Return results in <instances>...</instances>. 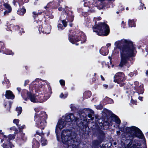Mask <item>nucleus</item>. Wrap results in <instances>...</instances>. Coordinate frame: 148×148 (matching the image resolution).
<instances>
[{
  "label": "nucleus",
  "mask_w": 148,
  "mask_h": 148,
  "mask_svg": "<svg viewBox=\"0 0 148 148\" xmlns=\"http://www.w3.org/2000/svg\"><path fill=\"white\" fill-rule=\"evenodd\" d=\"M91 114H89L88 115V117L91 118V119L92 120L94 119V117H92V114H94V111L92 110L90 111Z\"/></svg>",
  "instance_id": "obj_25"
},
{
  "label": "nucleus",
  "mask_w": 148,
  "mask_h": 148,
  "mask_svg": "<svg viewBox=\"0 0 148 148\" xmlns=\"http://www.w3.org/2000/svg\"><path fill=\"white\" fill-rule=\"evenodd\" d=\"M16 110L18 112V116L21 113L22 111V109L21 107H18L16 108Z\"/></svg>",
  "instance_id": "obj_22"
},
{
  "label": "nucleus",
  "mask_w": 148,
  "mask_h": 148,
  "mask_svg": "<svg viewBox=\"0 0 148 148\" xmlns=\"http://www.w3.org/2000/svg\"><path fill=\"white\" fill-rule=\"evenodd\" d=\"M142 99V98L140 97H140H139V99L142 100V99Z\"/></svg>",
  "instance_id": "obj_54"
},
{
  "label": "nucleus",
  "mask_w": 148,
  "mask_h": 148,
  "mask_svg": "<svg viewBox=\"0 0 148 148\" xmlns=\"http://www.w3.org/2000/svg\"><path fill=\"white\" fill-rule=\"evenodd\" d=\"M39 144L38 142L36 141H35L32 145V148H39Z\"/></svg>",
  "instance_id": "obj_20"
},
{
  "label": "nucleus",
  "mask_w": 148,
  "mask_h": 148,
  "mask_svg": "<svg viewBox=\"0 0 148 148\" xmlns=\"http://www.w3.org/2000/svg\"><path fill=\"white\" fill-rule=\"evenodd\" d=\"M143 91H144V89L143 88H142L141 89V92L140 93V94L143 93Z\"/></svg>",
  "instance_id": "obj_44"
},
{
  "label": "nucleus",
  "mask_w": 148,
  "mask_h": 148,
  "mask_svg": "<svg viewBox=\"0 0 148 148\" xmlns=\"http://www.w3.org/2000/svg\"><path fill=\"white\" fill-rule=\"evenodd\" d=\"M100 77L101 79L102 80L104 81L105 80V79H104V78L103 77L102 75H101Z\"/></svg>",
  "instance_id": "obj_43"
},
{
  "label": "nucleus",
  "mask_w": 148,
  "mask_h": 148,
  "mask_svg": "<svg viewBox=\"0 0 148 148\" xmlns=\"http://www.w3.org/2000/svg\"><path fill=\"white\" fill-rule=\"evenodd\" d=\"M71 132L69 130H63L61 133L62 141L64 146L68 148H80L79 147V141L76 138H72Z\"/></svg>",
  "instance_id": "obj_2"
},
{
  "label": "nucleus",
  "mask_w": 148,
  "mask_h": 148,
  "mask_svg": "<svg viewBox=\"0 0 148 148\" xmlns=\"http://www.w3.org/2000/svg\"><path fill=\"white\" fill-rule=\"evenodd\" d=\"M21 139L24 141H25L27 139L26 137L25 136V134L23 133H21Z\"/></svg>",
  "instance_id": "obj_26"
},
{
  "label": "nucleus",
  "mask_w": 148,
  "mask_h": 148,
  "mask_svg": "<svg viewBox=\"0 0 148 148\" xmlns=\"http://www.w3.org/2000/svg\"><path fill=\"white\" fill-rule=\"evenodd\" d=\"M50 33V32H45V33L46 34H48L49 33Z\"/></svg>",
  "instance_id": "obj_53"
},
{
  "label": "nucleus",
  "mask_w": 148,
  "mask_h": 148,
  "mask_svg": "<svg viewBox=\"0 0 148 148\" xmlns=\"http://www.w3.org/2000/svg\"><path fill=\"white\" fill-rule=\"evenodd\" d=\"M27 96L30 100L32 102H36L37 101L36 99L35 95L31 92H28Z\"/></svg>",
  "instance_id": "obj_11"
},
{
  "label": "nucleus",
  "mask_w": 148,
  "mask_h": 148,
  "mask_svg": "<svg viewBox=\"0 0 148 148\" xmlns=\"http://www.w3.org/2000/svg\"><path fill=\"white\" fill-rule=\"evenodd\" d=\"M58 27L59 29H64L63 27L62 26L61 24H59L58 25Z\"/></svg>",
  "instance_id": "obj_30"
},
{
  "label": "nucleus",
  "mask_w": 148,
  "mask_h": 148,
  "mask_svg": "<svg viewBox=\"0 0 148 148\" xmlns=\"http://www.w3.org/2000/svg\"><path fill=\"white\" fill-rule=\"evenodd\" d=\"M35 110L36 111V109H35Z\"/></svg>",
  "instance_id": "obj_62"
},
{
  "label": "nucleus",
  "mask_w": 148,
  "mask_h": 148,
  "mask_svg": "<svg viewBox=\"0 0 148 148\" xmlns=\"http://www.w3.org/2000/svg\"><path fill=\"white\" fill-rule=\"evenodd\" d=\"M25 125H18V128L19 130L24 128L25 127Z\"/></svg>",
  "instance_id": "obj_34"
},
{
  "label": "nucleus",
  "mask_w": 148,
  "mask_h": 148,
  "mask_svg": "<svg viewBox=\"0 0 148 148\" xmlns=\"http://www.w3.org/2000/svg\"><path fill=\"white\" fill-rule=\"evenodd\" d=\"M112 125V121H110V123L108 122V125L109 126H111Z\"/></svg>",
  "instance_id": "obj_38"
},
{
  "label": "nucleus",
  "mask_w": 148,
  "mask_h": 148,
  "mask_svg": "<svg viewBox=\"0 0 148 148\" xmlns=\"http://www.w3.org/2000/svg\"><path fill=\"white\" fill-rule=\"evenodd\" d=\"M114 81L120 84V86H123L124 83L123 82L125 80L124 75L121 73H118L116 74L114 76Z\"/></svg>",
  "instance_id": "obj_7"
},
{
  "label": "nucleus",
  "mask_w": 148,
  "mask_h": 148,
  "mask_svg": "<svg viewBox=\"0 0 148 148\" xmlns=\"http://www.w3.org/2000/svg\"><path fill=\"white\" fill-rule=\"evenodd\" d=\"M25 9L23 8L17 11V14L20 15H23L25 13Z\"/></svg>",
  "instance_id": "obj_17"
},
{
  "label": "nucleus",
  "mask_w": 148,
  "mask_h": 148,
  "mask_svg": "<svg viewBox=\"0 0 148 148\" xmlns=\"http://www.w3.org/2000/svg\"><path fill=\"white\" fill-rule=\"evenodd\" d=\"M3 147L4 148H12L11 143H9V145L7 144H3Z\"/></svg>",
  "instance_id": "obj_23"
},
{
  "label": "nucleus",
  "mask_w": 148,
  "mask_h": 148,
  "mask_svg": "<svg viewBox=\"0 0 148 148\" xmlns=\"http://www.w3.org/2000/svg\"><path fill=\"white\" fill-rule=\"evenodd\" d=\"M113 1H114V0H113Z\"/></svg>",
  "instance_id": "obj_63"
},
{
  "label": "nucleus",
  "mask_w": 148,
  "mask_h": 148,
  "mask_svg": "<svg viewBox=\"0 0 148 148\" xmlns=\"http://www.w3.org/2000/svg\"><path fill=\"white\" fill-rule=\"evenodd\" d=\"M141 4H142V3H141ZM141 5L142 6V4Z\"/></svg>",
  "instance_id": "obj_61"
},
{
  "label": "nucleus",
  "mask_w": 148,
  "mask_h": 148,
  "mask_svg": "<svg viewBox=\"0 0 148 148\" xmlns=\"http://www.w3.org/2000/svg\"><path fill=\"white\" fill-rule=\"evenodd\" d=\"M5 97L8 99H12L14 97V96L12 92L10 90H7L5 95Z\"/></svg>",
  "instance_id": "obj_13"
},
{
  "label": "nucleus",
  "mask_w": 148,
  "mask_h": 148,
  "mask_svg": "<svg viewBox=\"0 0 148 148\" xmlns=\"http://www.w3.org/2000/svg\"><path fill=\"white\" fill-rule=\"evenodd\" d=\"M10 12H9V11H6L4 12V15H5L6 14H7L9 13Z\"/></svg>",
  "instance_id": "obj_37"
},
{
  "label": "nucleus",
  "mask_w": 148,
  "mask_h": 148,
  "mask_svg": "<svg viewBox=\"0 0 148 148\" xmlns=\"http://www.w3.org/2000/svg\"><path fill=\"white\" fill-rule=\"evenodd\" d=\"M17 90H18V92L19 93V92H20L21 90V89L20 88L18 87L17 88Z\"/></svg>",
  "instance_id": "obj_42"
},
{
  "label": "nucleus",
  "mask_w": 148,
  "mask_h": 148,
  "mask_svg": "<svg viewBox=\"0 0 148 148\" xmlns=\"http://www.w3.org/2000/svg\"><path fill=\"white\" fill-rule=\"evenodd\" d=\"M102 142V140H101L99 143H98L97 144V145H99L100 144L101 142Z\"/></svg>",
  "instance_id": "obj_48"
},
{
  "label": "nucleus",
  "mask_w": 148,
  "mask_h": 148,
  "mask_svg": "<svg viewBox=\"0 0 148 148\" xmlns=\"http://www.w3.org/2000/svg\"><path fill=\"white\" fill-rule=\"evenodd\" d=\"M4 6L9 10V12H10L11 11V8L10 6L7 3H5L4 4Z\"/></svg>",
  "instance_id": "obj_21"
},
{
  "label": "nucleus",
  "mask_w": 148,
  "mask_h": 148,
  "mask_svg": "<svg viewBox=\"0 0 148 148\" xmlns=\"http://www.w3.org/2000/svg\"><path fill=\"white\" fill-rule=\"evenodd\" d=\"M93 31L97 33L99 35L107 36L109 33V29L108 25L103 23H99L98 25L94 26Z\"/></svg>",
  "instance_id": "obj_4"
},
{
  "label": "nucleus",
  "mask_w": 148,
  "mask_h": 148,
  "mask_svg": "<svg viewBox=\"0 0 148 148\" xmlns=\"http://www.w3.org/2000/svg\"><path fill=\"white\" fill-rule=\"evenodd\" d=\"M117 134H120V132L119 131H117Z\"/></svg>",
  "instance_id": "obj_47"
},
{
  "label": "nucleus",
  "mask_w": 148,
  "mask_h": 148,
  "mask_svg": "<svg viewBox=\"0 0 148 148\" xmlns=\"http://www.w3.org/2000/svg\"><path fill=\"white\" fill-rule=\"evenodd\" d=\"M70 26L71 27H72V25L71 24V25H70Z\"/></svg>",
  "instance_id": "obj_57"
},
{
  "label": "nucleus",
  "mask_w": 148,
  "mask_h": 148,
  "mask_svg": "<svg viewBox=\"0 0 148 148\" xmlns=\"http://www.w3.org/2000/svg\"><path fill=\"white\" fill-rule=\"evenodd\" d=\"M1 135H2V136H3L4 138L3 139L1 140V141L2 142L3 141V140H7V138H8V140H12V139H14L15 138V136L13 135L10 134L9 135L8 137H7L5 135H3V134L2 133L1 134Z\"/></svg>",
  "instance_id": "obj_15"
},
{
  "label": "nucleus",
  "mask_w": 148,
  "mask_h": 148,
  "mask_svg": "<svg viewBox=\"0 0 148 148\" xmlns=\"http://www.w3.org/2000/svg\"><path fill=\"white\" fill-rule=\"evenodd\" d=\"M77 120V119L75 117L74 115L72 114H70L69 115L65 116V120H63L59 121L56 126V133L57 136H58V128L60 130L62 129L65 126L66 122H67L68 124H70L71 122L73 121H75Z\"/></svg>",
  "instance_id": "obj_3"
},
{
  "label": "nucleus",
  "mask_w": 148,
  "mask_h": 148,
  "mask_svg": "<svg viewBox=\"0 0 148 148\" xmlns=\"http://www.w3.org/2000/svg\"><path fill=\"white\" fill-rule=\"evenodd\" d=\"M91 95V92L89 91H86L84 94V96L86 98L90 97Z\"/></svg>",
  "instance_id": "obj_19"
},
{
  "label": "nucleus",
  "mask_w": 148,
  "mask_h": 148,
  "mask_svg": "<svg viewBox=\"0 0 148 148\" xmlns=\"http://www.w3.org/2000/svg\"><path fill=\"white\" fill-rule=\"evenodd\" d=\"M146 51L147 52V54H148V46L147 47L146 49Z\"/></svg>",
  "instance_id": "obj_46"
},
{
  "label": "nucleus",
  "mask_w": 148,
  "mask_h": 148,
  "mask_svg": "<svg viewBox=\"0 0 148 148\" xmlns=\"http://www.w3.org/2000/svg\"><path fill=\"white\" fill-rule=\"evenodd\" d=\"M103 86L106 89L108 87V85L106 84H103Z\"/></svg>",
  "instance_id": "obj_39"
},
{
  "label": "nucleus",
  "mask_w": 148,
  "mask_h": 148,
  "mask_svg": "<svg viewBox=\"0 0 148 148\" xmlns=\"http://www.w3.org/2000/svg\"><path fill=\"white\" fill-rule=\"evenodd\" d=\"M121 27H123V28H124V22L123 21H122V23H121Z\"/></svg>",
  "instance_id": "obj_40"
},
{
  "label": "nucleus",
  "mask_w": 148,
  "mask_h": 148,
  "mask_svg": "<svg viewBox=\"0 0 148 148\" xmlns=\"http://www.w3.org/2000/svg\"><path fill=\"white\" fill-rule=\"evenodd\" d=\"M128 143L129 144H127L125 147L124 148H138V146H136V145H132V142L130 140H126V143Z\"/></svg>",
  "instance_id": "obj_14"
},
{
  "label": "nucleus",
  "mask_w": 148,
  "mask_h": 148,
  "mask_svg": "<svg viewBox=\"0 0 148 148\" xmlns=\"http://www.w3.org/2000/svg\"><path fill=\"white\" fill-rule=\"evenodd\" d=\"M19 122V120L18 119H14L13 120V123H15L16 125L18 126V123Z\"/></svg>",
  "instance_id": "obj_29"
},
{
  "label": "nucleus",
  "mask_w": 148,
  "mask_h": 148,
  "mask_svg": "<svg viewBox=\"0 0 148 148\" xmlns=\"http://www.w3.org/2000/svg\"><path fill=\"white\" fill-rule=\"evenodd\" d=\"M108 58H109V59L110 60H110H111V57H110V56H109V57H108Z\"/></svg>",
  "instance_id": "obj_50"
},
{
  "label": "nucleus",
  "mask_w": 148,
  "mask_h": 148,
  "mask_svg": "<svg viewBox=\"0 0 148 148\" xmlns=\"http://www.w3.org/2000/svg\"><path fill=\"white\" fill-rule=\"evenodd\" d=\"M111 45V44L108 43L107 44L106 46L108 47H110Z\"/></svg>",
  "instance_id": "obj_45"
},
{
  "label": "nucleus",
  "mask_w": 148,
  "mask_h": 148,
  "mask_svg": "<svg viewBox=\"0 0 148 148\" xmlns=\"http://www.w3.org/2000/svg\"><path fill=\"white\" fill-rule=\"evenodd\" d=\"M58 10L60 11H64V9L63 8H58Z\"/></svg>",
  "instance_id": "obj_41"
},
{
  "label": "nucleus",
  "mask_w": 148,
  "mask_h": 148,
  "mask_svg": "<svg viewBox=\"0 0 148 148\" xmlns=\"http://www.w3.org/2000/svg\"><path fill=\"white\" fill-rule=\"evenodd\" d=\"M46 116V113L44 112L35 115L34 120L36 122V124L38 127H42V129L44 128L46 125L45 119Z\"/></svg>",
  "instance_id": "obj_5"
},
{
  "label": "nucleus",
  "mask_w": 148,
  "mask_h": 148,
  "mask_svg": "<svg viewBox=\"0 0 148 148\" xmlns=\"http://www.w3.org/2000/svg\"><path fill=\"white\" fill-rule=\"evenodd\" d=\"M67 96V94H65L64 95L62 93H61L60 96V97L61 98H66V97Z\"/></svg>",
  "instance_id": "obj_27"
},
{
  "label": "nucleus",
  "mask_w": 148,
  "mask_h": 148,
  "mask_svg": "<svg viewBox=\"0 0 148 148\" xmlns=\"http://www.w3.org/2000/svg\"><path fill=\"white\" fill-rule=\"evenodd\" d=\"M27 98H26V99H25V100H27Z\"/></svg>",
  "instance_id": "obj_58"
},
{
  "label": "nucleus",
  "mask_w": 148,
  "mask_h": 148,
  "mask_svg": "<svg viewBox=\"0 0 148 148\" xmlns=\"http://www.w3.org/2000/svg\"><path fill=\"white\" fill-rule=\"evenodd\" d=\"M4 44L2 42H0V52H1V50H2L3 51V52H4L5 54L7 55H10L12 54L13 55L14 53H12V52L11 51H8V49H6V51H5L4 49V47H3Z\"/></svg>",
  "instance_id": "obj_10"
},
{
  "label": "nucleus",
  "mask_w": 148,
  "mask_h": 148,
  "mask_svg": "<svg viewBox=\"0 0 148 148\" xmlns=\"http://www.w3.org/2000/svg\"><path fill=\"white\" fill-rule=\"evenodd\" d=\"M86 38V36L82 32H80L78 34L73 36L70 35L69 36V40L71 43H74L75 42L78 41L79 40L81 41H84Z\"/></svg>",
  "instance_id": "obj_6"
},
{
  "label": "nucleus",
  "mask_w": 148,
  "mask_h": 148,
  "mask_svg": "<svg viewBox=\"0 0 148 148\" xmlns=\"http://www.w3.org/2000/svg\"><path fill=\"white\" fill-rule=\"evenodd\" d=\"M96 108L97 109L101 110L103 108V106L102 105H99L96 106Z\"/></svg>",
  "instance_id": "obj_32"
},
{
  "label": "nucleus",
  "mask_w": 148,
  "mask_h": 148,
  "mask_svg": "<svg viewBox=\"0 0 148 148\" xmlns=\"http://www.w3.org/2000/svg\"><path fill=\"white\" fill-rule=\"evenodd\" d=\"M15 0H14V2H15Z\"/></svg>",
  "instance_id": "obj_60"
},
{
  "label": "nucleus",
  "mask_w": 148,
  "mask_h": 148,
  "mask_svg": "<svg viewBox=\"0 0 148 148\" xmlns=\"http://www.w3.org/2000/svg\"><path fill=\"white\" fill-rule=\"evenodd\" d=\"M114 45L120 51V61L119 66L122 67L125 66L129 67L130 66V58L134 56L135 50L132 42L123 39L115 42Z\"/></svg>",
  "instance_id": "obj_1"
},
{
  "label": "nucleus",
  "mask_w": 148,
  "mask_h": 148,
  "mask_svg": "<svg viewBox=\"0 0 148 148\" xmlns=\"http://www.w3.org/2000/svg\"><path fill=\"white\" fill-rule=\"evenodd\" d=\"M127 132L133 136H137V134L138 132V128L134 126L127 127L126 128Z\"/></svg>",
  "instance_id": "obj_9"
},
{
  "label": "nucleus",
  "mask_w": 148,
  "mask_h": 148,
  "mask_svg": "<svg viewBox=\"0 0 148 148\" xmlns=\"http://www.w3.org/2000/svg\"><path fill=\"white\" fill-rule=\"evenodd\" d=\"M84 6H87V5H86V3H85L84 4Z\"/></svg>",
  "instance_id": "obj_52"
},
{
  "label": "nucleus",
  "mask_w": 148,
  "mask_h": 148,
  "mask_svg": "<svg viewBox=\"0 0 148 148\" xmlns=\"http://www.w3.org/2000/svg\"><path fill=\"white\" fill-rule=\"evenodd\" d=\"M62 23L64 27L66 26L67 25V23L66 21L64 20H62Z\"/></svg>",
  "instance_id": "obj_31"
},
{
  "label": "nucleus",
  "mask_w": 148,
  "mask_h": 148,
  "mask_svg": "<svg viewBox=\"0 0 148 148\" xmlns=\"http://www.w3.org/2000/svg\"><path fill=\"white\" fill-rule=\"evenodd\" d=\"M126 10H128V7H127L126 8Z\"/></svg>",
  "instance_id": "obj_51"
},
{
  "label": "nucleus",
  "mask_w": 148,
  "mask_h": 148,
  "mask_svg": "<svg viewBox=\"0 0 148 148\" xmlns=\"http://www.w3.org/2000/svg\"><path fill=\"white\" fill-rule=\"evenodd\" d=\"M36 134L40 136L41 137V142L42 143V146L46 145L47 144V141L44 138L42 137V136L43 135V133L42 132L40 133L38 131H37L36 132Z\"/></svg>",
  "instance_id": "obj_12"
},
{
  "label": "nucleus",
  "mask_w": 148,
  "mask_h": 148,
  "mask_svg": "<svg viewBox=\"0 0 148 148\" xmlns=\"http://www.w3.org/2000/svg\"><path fill=\"white\" fill-rule=\"evenodd\" d=\"M114 145H116V143H114Z\"/></svg>",
  "instance_id": "obj_56"
},
{
  "label": "nucleus",
  "mask_w": 148,
  "mask_h": 148,
  "mask_svg": "<svg viewBox=\"0 0 148 148\" xmlns=\"http://www.w3.org/2000/svg\"><path fill=\"white\" fill-rule=\"evenodd\" d=\"M60 82L61 85H65V81L63 80H60Z\"/></svg>",
  "instance_id": "obj_33"
},
{
  "label": "nucleus",
  "mask_w": 148,
  "mask_h": 148,
  "mask_svg": "<svg viewBox=\"0 0 148 148\" xmlns=\"http://www.w3.org/2000/svg\"><path fill=\"white\" fill-rule=\"evenodd\" d=\"M100 134H101V136L102 138H103L104 136V133L102 131H101L100 132Z\"/></svg>",
  "instance_id": "obj_35"
},
{
  "label": "nucleus",
  "mask_w": 148,
  "mask_h": 148,
  "mask_svg": "<svg viewBox=\"0 0 148 148\" xmlns=\"http://www.w3.org/2000/svg\"><path fill=\"white\" fill-rule=\"evenodd\" d=\"M33 17L35 18L37 16L38 14H40L42 12H33Z\"/></svg>",
  "instance_id": "obj_24"
},
{
  "label": "nucleus",
  "mask_w": 148,
  "mask_h": 148,
  "mask_svg": "<svg viewBox=\"0 0 148 148\" xmlns=\"http://www.w3.org/2000/svg\"><path fill=\"white\" fill-rule=\"evenodd\" d=\"M47 8V6H45V8Z\"/></svg>",
  "instance_id": "obj_59"
},
{
  "label": "nucleus",
  "mask_w": 148,
  "mask_h": 148,
  "mask_svg": "<svg viewBox=\"0 0 148 148\" xmlns=\"http://www.w3.org/2000/svg\"><path fill=\"white\" fill-rule=\"evenodd\" d=\"M128 24L130 27H135V22L133 20L129 19L128 21Z\"/></svg>",
  "instance_id": "obj_16"
},
{
  "label": "nucleus",
  "mask_w": 148,
  "mask_h": 148,
  "mask_svg": "<svg viewBox=\"0 0 148 148\" xmlns=\"http://www.w3.org/2000/svg\"><path fill=\"white\" fill-rule=\"evenodd\" d=\"M113 120L115 121L116 123L118 124H119L120 123V120L118 118L117 116L115 115H114V116L112 117V119Z\"/></svg>",
  "instance_id": "obj_18"
},
{
  "label": "nucleus",
  "mask_w": 148,
  "mask_h": 148,
  "mask_svg": "<svg viewBox=\"0 0 148 148\" xmlns=\"http://www.w3.org/2000/svg\"><path fill=\"white\" fill-rule=\"evenodd\" d=\"M29 81L28 80H26L25 81V82L24 83V86H25L28 83H29Z\"/></svg>",
  "instance_id": "obj_36"
},
{
  "label": "nucleus",
  "mask_w": 148,
  "mask_h": 148,
  "mask_svg": "<svg viewBox=\"0 0 148 148\" xmlns=\"http://www.w3.org/2000/svg\"><path fill=\"white\" fill-rule=\"evenodd\" d=\"M119 12H116V13H117V14H119Z\"/></svg>",
  "instance_id": "obj_55"
},
{
  "label": "nucleus",
  "mask_w": 148,
  "mask_h": 148,
  "mask_svg": "<svg viewBox=\"0 0 148 148\" xmlns=\"http://www.w3.org/2000/svg\"><path fill=\"white\" fill-rule=\"evenodd\" d=\"M139 148H147L145 138L141 131L139 129Z\"/></svg>",
  "instance_id": "obj_8"
},
{
  "label": "nucleus",
  "mask_w": 148,
  "mask_h": 148,
  "mask_svg": "<svg viewBox=\"0 0 148 148\" xmlns=\"http://www.w3.org/2000/svg\"><path fill=\"white\" fill-rule=\"evenodd\" d=\"M103 49L104 48H101L100 50V53L103 55H106V53L104 52H103Z\"/></svg>",
  "instance_id": "obj_28"
},
{
  "label": "nucleus",
  "mask_w": 148,
  "mask_h": 148,
  "mask_svg": "<svg viewBox=\"0 0 148 148\" xmlns=\"http://www.w3.org/2000/svg\"><path fill=\"white\" fill-rule=\"evenodd\" d=\"M146 74L147 75H148V70L146 71Z\"/></svg>",
  "instance_id": "obj_49"
}]
</instances>
